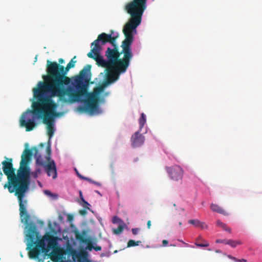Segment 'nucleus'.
<instances>
[{
    "mask_svg": "<svg viewBox=\"0 0 262 262\" xmlns=\"http://www.w3.org/2000/svg\"><path fill=\"white\" fill-rule=\"evenodd\" d=\"M140 25L130 18L124 25L123 33L125 38L122 42L121 51L116 42L118 35H114L113 30H111L110 34H100L91 43V47H94L87 55L94 59L99 67L105 68V78L103 84L95 88L93 92H87L86 99L80 98L79 101L84 102V105L79 106L77 108L78 111L91 114L96 112L98 110L99 95L106 86L117 81L120 75L126 72L133 57L132 45L134 34L136 33V28Z\"/></svg>",
    "mask_w": 262,
    "mask_h": 262,
    "instance_id": "1",
    "label": "nucleus"
},
{
    "mask_svg": "<svg viewBox=\"0 0 262 262\" xmlns=\"http://www.w3.org/2000/svg\"><path fill=\"white\" fill-rule=\"evenodd\" d=\"M32 151V149L24 150L21 155L20 167L16 174L13 166L12 159L5 157L6 160L2 162L3 170L8 179V182L4 185V187L8 188L10 193L14 192L19 204V215L25 216V222L29 218L27 210L28 201L25 199L30 183V169L28 164L32 155H34Z\"/></svg>",
    "mask_w": 262,
    "mask_h": 262,
    "instance_id": "2",
    "label": "nucleus"
},
{
    "mask_svg": "<svg viewBox=\"0 0 262 262\" xmlns=\"http://www.w3.org/2000/svg\"><path fill=\"white\" fill-rule=\"evenodd\" d=\"M33 91L34 97L37 101L33 103L32 110H27L22 114L19 125L22 127H25L27 132L32 130L37 125L35 116L37 115V118H42L43 123L47 125L48 135L49 138H51L55 132L53 117L58 115L56 112L57 104L52 99L55 96H51L50 94L45 96V93L34 89Z\"/></svg>",
    "mask_w": 262,
    "mask_h": 262,
    "instance_id": "3",
    "label": "nucleus"
},
{
    "mask_svg": "<svg viewBox=\"0 0 262 262\" xmlns=\"http://www.w3.org/2000/svg\"><path fill=\"white\" fill-rule=\"evenodd\" d=\"M47 62V75L43 77L45 82H39L37 88L33 89L59 98L66 87L71 83L72 77L67 75L70 69L75 67L76 61L71 60L66 67L49 60Z\"/></svg>",
    "mask_w": 262,
    "mask_h": 262,
    "instance_id": "4",
    "label": "nucleus"
},
{
    "mask_svg": "<svg viewBox=\"0 0 262 262\" xmlns=\"http://www.w3.org/2000/svg\"><path fill=\"white\" fill-rule=\"evenodd\" d=\"M91 66L86 65L78 75L72 77L71 84L68 85L59 99L63 102H74L87 94V84L91 78Z\"/></svg>",
    "mask_w": 262,
    "mask_h": 262,
    "instance_id": "5",
    "label": "nucleus"
},
{
    "mask_svg": "<svg viewBox=\"0 0 262 262\" xmlns=\"http://www.w3.org/2000/svg\"><path fill=\"white\" fill-rule=\"evenodd\" d=\"M20 216L21 222L24 223L26 225V227L28 228V233L27 234L28 240L27 250H29V256L30 258L32 259L37 258L41 251L39 250V248L35 246L33 247L35 244V240L38 236V232L37 231L36 226L34 223L32 222L29 223L30 219V215L29 214V218L26 222H25L24 219L25 216H21L20 215Z\"/></svg>",
    "mask_w": 262,
    "mask_h": 262,
    "instance_id": "6",
    "label": "nucleus"
},
{
    "mask_svg": "<svg viewBox=\"0 0 262 262\" xmlns=\"http://www.w3.org/2000/svg\"><path fill=\"white\" fill-rule=\"evenodd\" d=\"M147 0H132L124 6L125 11L130 15L132 18L140 24L142 17L147 7Z\"/></svg>",
    "mask_w": 262,
    "mask_h": 262,
    "instance_id": "7",
    "label": "nucleus"
},
{
    "mask_svg": "<svg viewBox=\"0 0 262 262\" xmlns=\"http://www.w3.org/2000/svg\"><path fill=\"white\" fill-rule=\"evenodd\" d=\"M166 169L171 179L177 181L182 180L184 171L181 166L174 165L166 167Z\"/></svg>",
    "mask_w": 262,
    "mask_h": 262,
    "instance_id": "8",
    "label": "nucleus"
},
{
    "mask_svg": "<svg viewBox=\"0 0 262 262\" xmlns=\"http://www.w3.org/2000/svg\"><path fill=\"white\" fill-rule=\"evenodd\" d=\"M47 159L48 162L44 165L45 170L49 177H52L53 179H55L57 177L55 163L53 160H51L49 157H47Z\"/></svg>",
    "mask_w": 262,
    "mask_h": 262,
    "instance_id": "9",
    "label": "nucleus"
},
{
    "mask_svg": "<svg viewBox=\"0 0 262 262\" xmlns=\"http://www.w3.org/2000/svg\"><path fill=\"white\" fill-rule=\"evenodd\" d=\"M86 234V231L85 230H83L82 233L76 232V238L83 243L87 244V249L89 251H92L93 249H94V247L93 246L91 242L89 239L85 238Z\"/></svg>",
    "mask_w": 262,
    "mask_h": 262,
    "instance_id": "10",
    "label": "nucleus"
},
{
    "mask_svg": "<svg viewBox=\"0 0 262 262\" xmlns=\"http://www.w3.org/2000/svg\"><path fill=\"white\" fill-rule=\"evenodd\" d=\"M144 137L140 133V131L136 132L131 137L132 144L133 147H139L144 142Z\"/></svg>",
    "mask_w": 262,
    "mask_h": 262,
    "instance_id": "11",
    "label": "nucleus"
},
{
    "mask_svg": "<svg viewBox=\"0 0 262 262\" xmlns=\"http://www.w3.org/2000/svg\"><path fill=\"white\" fill-rule=\"evenodd\" d=\"M44 239L48 242L47 248L49 249H55L57 248V237L51 234H47L44 236Z\"/></svg>",
    "mask_w": 262,
    "mask_h": 262,
    "instance_id": "12",
    "label": "nucleus"
},
{
    "mask_svg": "<svg viewBox=\"0 0 262 262\" xmlns=\"http://www.w3.org/2000/svg\"><path fill=\"white\" fill-rule=\"evenodd\" d=\"M32 149L34 151V156L36 159V163L37 164L43 166L45 165L44 161L41 159V156L38 153V150L37 147H34L32 148Z\"/></svg>",
    "mask_w": 262,
    "mask_h": 262,
    "instance_id": "13",
    "label": "nucleus"
},
{
    "mask_svg": "<svg viewBox=\"0 0 262 262\" xmlns=\"http://www.w3.org/2000/svg\"><path fill=\"white\" fill-rule=\"evenodd\" d=\"M35 247L39 248V250L42 252L47 253L49 252V249L46 247V244L44 241L40 239L37 241H35Z\"/></svg>",
    "mask_w": 262,
    "mask_h": 262,
    "instance_id": "14",
    "label": "nucleus"
},
{
    "mask_svg": "<svg viewBox=\"0 0 262 262\" xmlns=\"http://www.w3.org/2000/svg\"><path fill=\"white\" fill-rule=\"evenodd\" d=\"M210 208L214 212H216L224 215H228V213L225 210H224L222 208H221L217 204H211Z\"/></svg>",
    "mask_w": 262,
    "mask_h": 262,
    "instance_id": "15",
    "label": "nucleus"
},
{
    "mask_svg": "<svg viewBox=\"0 0 262 262\" xmlns=\"http://www.w3.org/2000/svg\"><path fill=\"white\" fill-rule=\"evenodd\" d=\"M146 122V115L143 113H141V117H140V118L139 119L140 131L141 130V129L143 127L144 125H145Z\"/></svg>",
    "mask_w": 262,
    "mask_h": 262,
    "instance_id": "16",
    "label": "nucleus"
},
{
    "mask_svg": "<svg viewBox=\"0 0 262 262\" xmlns=\"http://www.w3.org/2000/svg\"><path fill=\"white\" fill-rule=\"evenodd\" d=\"M217 226L222 228L224 230L228 232L229 233L231 232V229L228 227L226 224L222 222L220 220H217L216 221Z\"/></svg>",
    "mask_w": 262,
    "mask_h": 262,
    "instance_id": "17",
    "label": "nucleus"
},
{
    "mask_svg": "<svg viewBox=\"0 0 262 262\" xmlns=\"http://www.w3.org/2000/svg\"><path fill=\"white\" fill-rule=\"evenodd\" d=\"M226 243L227 245H230L232 248H235L237 245H241L242 244V242L240 241H233L232 239H228Z\"/></svg>",
    "mask_w": 262,
    "mask_h": 262,
    "instance_id": "18",
    "label": "nucleus"
},
{
    "mask_svg": "<svg viewBox=\"0 0 262 262\" xmlns=\"http://www.w3.org/2000/svg\"><path fill=\"white\" fill-rule=\"evenodd\" d=\"M188 223L196 227H199L201 225V221L198 220H190L188 221Z\"/></svg>",
    "mask_w": 262,
    "mask_h": 262,
    "instance_id": "19",
    "label": "nucleus"
},
{
    "mask_svg": "<svg viewBox=\"0 0 262 262\" xmlns=\"http://www.w3.org/2000/svg\"><path fill=\"white\" fill-rule=\"evenodd\" d=\"M123 230V227L121 225H119L117 228L113 229V232L115 234H118L121 233Z\"/></svg>",
    "mask_w": 262,
    "mask_h": 262,
    "instance_id": "20",
    "label": "nucleus"
},
{
    "mask_svg": "<svg viewBox=\"0 0 262 262\" xmlns=\"http://www.w3.org/2000/svg\"><path fill=\"white\" fill-rule=\"evenodd\" d=\"M204 241V243H199L198 242H196L195 243V245L197 246L198 247H207L208 246H209V243L205 241Z\"/></svg>",
    "mask_w": 262,
    "mask_h": 262,
    "instance_id": "21",
    "label": "nucleus"
},
{
    "mask_svg": "<svg viewBox=\"0 0 262 262\" xmlns=\"http://www.w3.org/2000/svg\"><path fill=\"white\" fill-rule=\"evenodd\" d=\"M82 202V206L85 208L90 209V208H89V206H90V204L88 202L85 201V200H83V201Z\"/></svg>",
    "mask_w": 262,
    "mask_h": 262,
    "instance_id": "22",
    "label": "nucleus"
},
{
    "mask_svg": "<svg viewBox=\"0 0 262 262\" xmlns=\"http://www.w3.org/2000/svg\"><path fill=\"white\" fill-rule=\"evenodd\" d=\"M135 246V241L133 239H130L127 243V247Z\"/></svg>",
    "mask_w": 262,
    "mask_h": 262,
    "instance_id": "23",
    "label": "nucleus"
},
{
    "mask_svg": "<svg viewBox=\"0 0 262 262\" xmlns=\"http://www.w3.org/2000/svg\"><path fill=\"white\" fill-rule=\"evenodd\" d=\"M227 241H228V239H216L215 242L216 243H223L224 244H226L227 245Z\"/></svg>",
    "mask_w": 262,
    "mask_h": 262,
    "instance_id": "24",
    "label": "nucleus"
},
{
    "mask_svg": "<svg viewBox=\"0 0 262 262\" xmlns=\"http://www.w3.org/2000/svg\"><path fill=\"white\" fill-rule=\"evenodd\" d=\"M120 220L118 217L115 216L113 218L112 222L113 223H118Z\"/></svg>",
    "mask_w": 262,
    "mask_h": 262,
    "instance_id": "25",
    "label": "nucleus"
},
{
    "mask_svg": "<svg viewBox=\"0 0 262 262\" xmlns=\"http://www.w3.org/2000/svg\"><path fill=\"white\" fill-rule=\"evenodd\" d=\"M140 228H133L132 230V232L134 235H137L140 231Z\"/></svg>",
    "mask_w": 262,
    "mask_h": 262,
    "instance_id": "26",
    "label": "nucleus"
},
{
    "mask_svg": "<svg viewBox=\"0 0 262 262\" xmlns=\"http://www.w3.org/2000/svg\"><path fill=\"white\" fill-rule=\"evenodd\" d=\"M228 257L232 260H233L235 261L236 262H239V260L238 259H237L236 257L232 256L231 255H228Z\"/></svg>",
    "mask_w": 262,
    "mask_h": 262,
    "instance_id": "27",
    "label": "nucleus"
},
{
    "mask_svg": "<svg viewBox=\"0 0 262 262\" xmlns=\"http://www.w3.org/2000/svg\"><path fill=\"white\" fill-rule=\"evenodd\" d=\"M79 213L82 215H85L87 213V211L85 209H82L79 210Z\"/></svg>",
    "mask_w": 262,
    "mask_h": 262,
    "instance_id": "28",
    "label": "nucleus"
},
{
    "mask_svg": "<svg viewBox=\"0 0 262 262\" xmlns=\"http://www.w3.org/2000/svg\"><path fill=\"white\" fill-rule=\"evenodd\" d=\"M199 227H200L202 229H203V228H207V226L205 224V223L201 222V225H200Z\"/></svg>",
    "mask_w": 262,
    "mask_h": 262,
    "instance_id": "29",
    "label": "nucleus"
},
{
    "mask_svg": "<svg viewBox=\"0 0 262 262\" xmlns=\"http://www.w3.org/2000/svg\"><path fill=\"white\" fill-rule=\"evenodd\" d=\"M76 172H77V175L78 176V177H79L81 179H83V180H89V178H86V177H83V176H82L81 175H80V174L78 172V171H76Z\"/></svg>",
    "mask_w": 262,
    "mask_h": 262,
    "instance_id": "30",
    "label": "nucleus"
},
{
    "mask_svg": "<svg viewBox=\"0 0 262 262\" xmlns=\"http://www.w3.org/2000/svg\"><path fill=\"white\" fill-rule=\"evenodd\" d=\"M88 181H89L90 182L95 184L96 185H98V186H100L101 185V184L100 183L97 182H95V181H92V180H91L90 179H89V180H88Z\"/></svg>",
    "mask_w": 262,
    "mask_h": 262,
    "instance_id": "31",
    "label": "nucleus"
},
{
    "mask_svg": "<svg viewBox=\"0 0 262 262\" xmlns=\"http://www.w3.org/2000/svg\"><path fill=\"white\" fill-rule=\"evenodd\" d=\"M94 249L96 251H100L101 250V247L100 246H97L94 247Z\"/></svg>",
    "mask_w": 262,
    "mask_h": 262,
    "instance_id": "32",
    "label": "nucleus"
},
{
    "mask_svg": "<svg viewBox=\"0 0 262 262\" xmlns=\"http://www.w3.org/2000/svg\"><path fill=\"white\" fill-rule=\"evenodd\" d=\"M45 193L46 194H47V195H49L50 196H53V194L52 192H51L50 191H49V190H46L45 191Z\"/></svg>",
    "mask_w": 262,
    "mask_h": 262,
    "instance_id": "33",
    "label": "nucleus"
},
{
    "mask_svg": "<svg viewBox=\"0 0 262 262\" xmlns=\"http://www.w3.org/2000/svg\"><path fill=\"white\" fill-rule=\"evenodd\" d=\"M168 243V242L167 240L164 239L162 241V244L164 246H167Z\"/></svg>",
    "mask_w": 262,
    "mask_h": 262,
    "instance_id": "34",
    "label": "nucleus"
},
{
    "mask_svg": "<svg viewBox=\"0 0 262 262\" xmlns=\"http://www.w3.org/2000/svg\"><path fill=\"white\" fill-rule=\"evenodd\" d=\"M47 152L49 155V157L50 158V155L51 154V149H50V146H48L47 148Z\"/></svg>",
    "mask_w": 262,
    "mask_h": 262,
    "instance_id": "35",
    "label": "nucleus"
},
{
    "mask_svg": "<svg viewBox=\"0 0 262 262\" xmlns=\"http://www.w3.org/2000/svg\"><path fill=\"white\" fill-rule=\"evenodd\" d=\"M147 226L148 229H150V226H151V221H148V222L147 223Z\"/></svg>",
    "mask_w": 262,
    "mask_h": 262,
    "instance_id": "36",
    "label": "nucleus"
},
{
    "mask_svg": "<svg viewBox=\"0 0 262 262\" xmlns=\"http://www.w3.org/2000/svg\"><path fill=\"white\" fill-rule=\"evenodd\" d=\"M58 61H59L58 64H62V63H64V60L62 58H59L58 60Z\"/></svg>",
    "mask_w": 262,
    "mask_h": 262,
    "instance_id": "37",
    "label": "nucleus"
},
{
    "mask_svg": "<svg viewBox=\"0 0 262 262\" xmlns=\"http://www.w3.org/2000/svg\"><path fill=\"white\" fill-rule=\"evenodd\" d=\"M68 220L71 221L73 220V217L72 215L69 214L68 216Z\"/></svg>",
    "mask_w": 262,
    "mask_h": 262,
    "instance_id": "38",
    "label": "nucleus"
},
{
    "mask_svg": "<svg viewBox=\"0 0 262 262\" xmlns=\"http://www.w3.org/2000/svg\"><path fill=\"white\" fill-rule=\"evenodd\" d=\"M79 193H80L79 194H80V199L82 201L83 200H84V198L83 197V195H82V192L81 191H80Z\"/></svg>",
    "mask_w": 262,
    "mask_h": 262,
    "instance_id": "39",
    "label": "nucleus"
},
{
    "mask_svg": "<svg viewBox=\"0 0 262 262\" xmlns=\"http://www.w3.org/2000/svg\"><path fill=\"white\" fill-rule=\"evenodd\" d=\"M141 243V242L140 241L135 242V246H138L139 245V244Z\"/></svg>",
    "mask_w": 262,
    "mask_h": 262,
    "instance_id": "40",
    "label": "nucleus"
},
{
    "mask_svg": "<svg viewBox=\"0 0 262 262\" xmlns=\"http://www.w3.org/2000/svg\"><path fill=\"white\" fill-rule=\"evenodd\" d=\"M239 262H246L247 260L245 259H239Z\"/></svg>",
    "mask_w": 262,
    "mask_h": 262,
    "instance_id": "41",
    "label": "nucleus"
},
{
    "mask_svg": "<svg viewBox=\"0 0 262 262\" xmlns=\"http://www.w3.org/2000/svg\"><path fill=\"white\" fill-rule=\"evenodd\" d=\"M76 58V56H74V57H73V58L71 60H73V61H75V59Z\"/></svg>",
    "mask_w": 262,
    "mask_h": 262,
    "instance_id": "42",
    "label": "nucleus"
},
{
    "mask_svg": "<svg viewBox=\"0 0 262 262\" xmlns=\"http://www.w3.org/2000/svg\"><path fill=\"white\" fill-rule=\"evenodd\" d=\"M95 192L97 193L98 194H100V192L98 190H96Z\"/></svg>",
    "mask_w": 262,
    "mask_h": 262,
    "instance_id": "43",
    "label": "nucleus"
},
{
    "mask_svg": "<svg viewBox=\"0 0 262 262\" xmlns=\"http://www.w3.org/2000/svg\"><path fill=\"white\" fill-rule=\"evenodd\" d=\"M201 239V237H199L197 239V241H199V239Z\"/></svg>",
    "mask_w": 262,
    "mask_h": 262,
    "instance_id": "44",
    "label": "nucleus"
},
{
    "mask_svg": "<svg viewBox=\"0 0 262 262\" xmlns=\"http://www.w3.org/2000/svg\"><path fill=\"white\" fill-rule=\"evenodd\" d=\"M40 145H41V146H43V144H42V143H41V144H40Z\"/></svg>",
    "mask_w": 262,
    "mask_h": 262,
    "instance_id": "45",
    "label": "nucleus"
},
{
    "mask_svg": "<svg viewBox=\"0 0 262 262\" xmlns=\"http://www.w3.org/2000/svg\"><path fill=\"white\" fill-rule=\"evenodd\" d=\"M182 225L181 222H180V223H179V225Z\"/></svg>",
    "mask_w": 262,
    "mask_h": 262,
    "instance_id": "46",
    "label": "nucleus"
},
{
    "mask_svg": "<svg viewBox=\"0 0 262 262\" xmlns=\"http://www.w3.org/2000/svg\"><path fill=\"white\" fill-rule=\"evenodd\" d=\"M181 242H182L183 243H185L184 242H183L182 241H180Z\"/></svg>",
    "mask_w": 262,
    "mask_h": 262,
    "instance_id": "47",
    "label": "nucleus"
},
{
    "mask_svg": "<svg viewBox=\"0 0 262 262\" xmlns=\"http://www.w3.org/2000/svg\"><path fill=\"white\" fill-rule=\"evenodd\" d=\"M86 262H90L89 260H88Z\"/></svg>",
    "mask_w": 262,
    "mask_h": 262,
    "instance_id": "48",
    "label": "nucleus"
}]
</instances>
